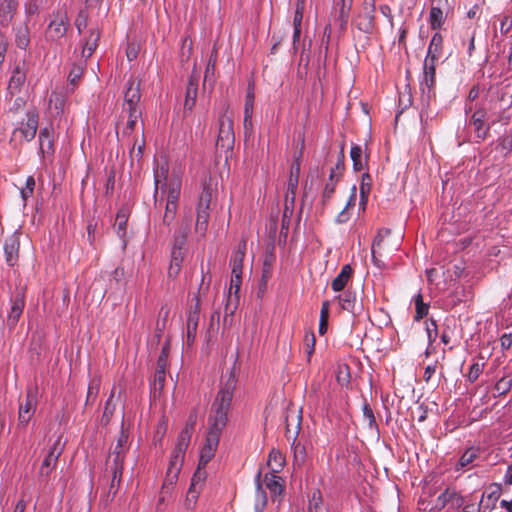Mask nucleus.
Segmentation results:
<instances>
[{
    "label": "nucleus",
    "mask_w": 512,
    "mask_h": 512,
    "mask_svg": "<svg viewBox=\"0 0 512 512\" xmlns=\"http://www.w3.org/2000/svg\"><path fill=\"white\" fill-rule=\"evenodd\" d=\"M242 283V273L231 272V279L226 293L225 314L233 315L239 303V290Z\"/></svg>",
    "instance_id": "obj_8"
},
{
    "label": "nucleus",
    "mask_w": 512,
    "mask_h": 512,
    "mask_svg": "<svg viewBox=\"0 0 512 512\" xmlns=\"http://www.w3.org/2000/svg\"><path fill=\"white\" fill-rule=\"evenodd\" d=\"M268 466L272 473H278L282 470L285 460L282 454L278 450H271L268 457Z\"/></svg>",
    "instance_id": "obj_38"
},
{
    "label": "nucleus",
    "mask_w": 512,
    "mask_h": 512,
    "mask_svg": "<svg viewBox=\"0 0 512 512\" xmlns=\"http://www.w3.org/2000/svg\"><path fill=\"white\" fill-rule=\"evenodd\" d=\"M435 84V77L432 75H427L423 73V77L420 80V90L422 101L426 104L430 102V100L434 97L433 87Z\"/></svg>",
    "instance_id": "obj_26"
},
{
    "label": "nucleus",
    "mask_w": 512,
    "mask_h": 512,
    "mask_svg": "<svg viewBox=\"0 0 512 512\" xmlns=\"http://www.w3.org/2000/svg\"><path fill=\"white\" fill-rule=\"evenodd\" d=\"M413 300L415 303V311H416L415 320L419 321L420 319H422L423 317H425L428 314L429 304L423 302V297H422L421 293H418L417 295H415Z\"/></svg>",
    "instance_id": "obj_43"
},
{
    "label": "nucleus",
    "mask_w": 512,
    "mask_h": 512,
    "mask_svg": "<svg viewBox=\"0 0 512 512\" xmlns=\"http://www.w3.org/2000/svg\"><path fill=\"white\" fill-rule=\"evenodd\" d=\"M483 366L484 364H481V363H473L470 368H469V372H468V375H467V378H468V381L470 383H473L475 382L478 377L480 376V374L482 373L483 371Z\"/></svg>",
    "instance_id": "obj_53"
},
{
    "label": "nucleus",
    "mask_w": 512,
    "mask_h": 512,
    "mask_svg": "<svg viewBox=\"0 0 512 512\" xmlns=\"http://www.w3.org/2000/svg\"><path fill=\"white\" fill-rule=\"evenodd\" d=\"M300 172V166L297 163L295 166L291 168L289 181H288V191L292 194L291 201L293 202L295 191L298 186V177Z\"/></svg>",
    "instance_id": "obj_45"
},
{
    "label": "nucleus",
    "mask_w": 512,
    "mask_h": 512,
    "mask_svg": "<svg viewBox=\"0 0 512 512\" xmlns=\"http://www.w3.org/2000/svg\"><path fill=\"white\" fill-rule=\"evenodd\" d=\"M68 17L65 12H58L51 20L48 29L47 37L52 41H57L63 38L67 32Z\"/></svg>",
    "instance_id": "obj_9"
},
{
    "label": "nucleus",
    "mask_w": 512,
    "mask_h": 512,
    "mask_svg": "<svg viewBox=\"0 0 512 512\" xmlns=\"http://www.w3.org/2000/svg\"><path fill=\"white\" fill-rule=\"evenodd\" d=\"M209 209L197 207L196 231L204 234L207 230Z\"/></svg>",
    "instance_id": "obj_41"
},
{
    "label": "nucleus",
    "mask_w": 512,
    "mask_h": 512,
    "mask_svg": "<svg viewBox=\"0 0 512 512\" xmlns=\"http://www.w3.org/2000/svg\"><path fill=\"white\" fill-rule=\"evenodd\" d=\"M34 187H35V180L32 176H29L26 179L25 187L23 189H21V191H20L21 197L24 201H26L33 194Z\"/></svg>",
    "instance_id": "obj_55"
},
{
    "label": "nucleus",
    "mask_w": 512,
    "mask_h": 512,
    "mask_svg": "<svg viewBox=\"0 0 512 512\" xmlns=\"http://www.w3.org/2000/svg\"><path fill=\"white\" fill-rule=\"evenodd\" d=\"M374 13L370 11H364L363 13L359 14L357 19L355 20L356 27L364 32V33H372L374 29Z\"/></svg>",
    "instance_id": "obj_27"
},
{
    "label": "nucleus",
    "mask_w": 512,
    "mask_h": 512,
    "mask_svg": "<svg viewBox=\"0 0 512 512\" xmlns=\"http://www.w3.org/2000/svg\"><path fill=\"white\" fill-rule=\"evenodd\" d=\"M192 427L186 426L178 436L177 443L171 453L166 472L165 484H174L183 465L186 449L189 445Z\"/></svg>",
    "instance_id": "obj_3"
},
{
    "label": "nucleus",
    "mask_w": 512,
    "mask_h": 512,
    "mask_svg": "<svg viewBox=\"0 0 512 512\" xmlns=\"http://www.w3.org/2000/svg\"><path fill=\"white\" fill-rule=\"evenodd\" d=\"M205 466L206 465L200 464V462L198 463L197 470L195 471L191 479V488H196L198 484L202 483L206 479L207 473L205 470Z\"/></svg>",
    "instance_id": "obj_48"
},
{
    "label": "nucleus",
    "mask_w": 512,
    "mask_h": 512,
    "mask_svg": "<svg viewBox=\"0 0 512 512\" xmlns=\"http://www.w3.org/2000/svg\"><path fill=\"white\" fill-rule=\"evenodd\" d=\"M363 416L368 421V425L370 427H372L376 424L373 411L367 404H365L363 407Z\"/></svg>",
    "instance_id": "obj_61"
},
{
    "label": "nucleus",
    "mask_w": 512,
    "mask_h": 512,
    "mask_svg": "<svg viewBox=\"0 0 512 512\" xmlns=\"http://www.w3.org/2000/svg\"><path fill=\"white\" fill-rule=\"evenodd\" d=\"M261 473L258 472L256 476V498L254 509L255 512H263L264 508L267 504V496L265 491L262 489V484L260 482Z\"/></svg>",
    "instance_id": "obj_33"
},
{
    "label": "nucleus",
    "mask_w": 512,
    "mask_h": 512,
    "mask_svg": "<svg viewBox=\"0 0 512 512\" xmlns=\"http://www.w3.org/2000/svg\"><path fill=\"white\" fill-rule=\"evenodd\" d=\"M82 72H83V70L81 67H74L70 71L69 76H68L70 83L73 85L76 84L77 81L81 78Z\"/></svg>",
    "instance_id": "obj_62"
},
{
    "label": "nucleus",
    "mask_w": 512,
    "mask_h": 512,
    "mask_svg": "<svg viewBox=\"0 0 512 512\" xmlns=\"http://www.w3.org/2000/svg\"><path fill=\"white\" fill-rule=\"evenodd\" d=\"M344 170V154L340 152L339 158L335 164V168L331 169L329 179L330 181H338L341 177L342 171Z\"/></svg>",
    "instance_id": "obj_47"
},
{
    "label": "nucleus",
    "mask_w": 512,
    "mask_h": 512,
    "mask_svg": "<svg viewBox=\"0 0 512 512\" xmlns=\"http://www.w3.org/2000/svg\"><path fill=\"white\" fill-rule=\"evenodd\" d=\"M127 442V435H125L124 433H122L117 441V445L116 447L114 448V451H113V454H115V459L114 461L116 463L122 461V453H123V447L125 445V443Z\"/></svg>",
    "instance_id": "obj_54"
},
{
    "label": "nucleus",
    "mask_w": 512,
    "mask_h": 512,
    "mask_svg": "<svg viewBox=\"0 0 512 512\" xmlns=\"http://www.w3.org/2000/svg\"><path fill=\"white\" fill-rule=\"evenodd\" d=\"M19 239L16 235H12L6 239L4 244V252L6 262L9 266H13L18 259Z\"/></svg>",
    "instance_id": "obj_21"
},
{
    "label": "nucleus",
    "mask_w": 512,
    "mask_h": 512,
    "mask_svg": "<svg viewBox=\"0 0 512 512\" xmlns=\"http://www.w3.org/2000/svg\"><path fill=\"white\" fill-rule=\"evenodd\" d=\"M117 227V233L120 237H123L125 235L126 230V218L124 214L118 213L116 217V223Z\"/></svg>",
    "instance_id": "obj_58"
},
{
    "label": "nucleus",
    "mask_w": 512,
    "mask_h": 512,
    "mask_svg": "<svg viewBox=\"0 0 512 512\" xmlns=\"http://www.w3.org/2000/svg\"><path fill=\"white\" fill-rule=\"evenodd\" d=\"M53 133L51 126L44 127L39 132V151L43 157L51 156L54 153Z\"/></svg>",
    "instance_id": "obj_15"
},
{
    "label": "nucleus",
    "mask_w": 512,
    "mask_h": 512,
    "mask_svg": "<svg viewBox=\"0 0 512 512\" xmlns=\"http://www.w3.org/2000/svg\"><path fill=\"white\" fill-rule=\"evenodd\" d=\"M61 453L62 449L60 447V440H57L53 444L49 453L42 462V465L40 467L41 476H48L55 469L58 458L61 455Z\"/></svg>",
    "instance_id": "obj_11"
},
{
    "label": "nucleus",
    "mask_w": 512,
    "mask_h": 512,
    "mask_svg": "<svg viewBox=\"0 0 512 512\" xmlns=\"http://www.w3.org/2000/svg\"><path fill=\"white\" fill-rule=\"evenodd\" d=\"M350 157L355 171H362L367 166V156L363 155V150L359 145H353L350 150Z\"/></svg>",
    "instance_id": "obj_28"
},
{
    "label": "nucleus",
    "mask_w": 512,
    "mask_h": 512,
    "mask_svg": "<svg viewBox=\"0 0 512 512\" xmlns=\"http://www.w3.org/2000/svg\"><path fill=\"white\" fill-rule=\"evenodd\" d=\"M371 176L368 173H364L362 175L359 192H360V201H359V207L361 209H365V206L368 201V196L371 190Z\"/></svg>",
    "instance_id": "obj_31"
},
{
    "label": "nucleus",
    "mask_w": 512,
    "mask_h": 512,
    "mask_svg": "<svg viewBox=\"0 0 512 512\" xmlns=\"http://www.w3.org/2000/svg\"><path fill=\"white\" fill-rule=\"evenodd\" d=\"M356 198V188L353 187L350 198L346 204V207L337 215L336 222L337 223H345L349 220V214L347 212V208L352 205Z\"/></svg>",
    "instance_id": "obj_50"
},
{
    "label": "nucleus",
    "mask_w": 512,
    "mask_h": 512,
    "mask_svg": "<svg viewBox=\"0 0 512 512\" xmlns=\"http://www.w3.org/2000/svg\"><path fill=\"white\" fill-rule=\"evenodd\" d=\"M197 87V79L191 77L186 88V97L184 102L185 110L193 109L197 97Z\"/></svg>",
    "instance_id": "obj_30"
},
{
    "label": "nucleus",
    "mask_w": 512,
    "mask_h": 512,
    "mask_svg": "<svg viewBox=\"0 0 512 512\" xmlns=\"http://www.w3.org/2000/svg\"><path fill=\"white\" fill-rule=\"evenodd\" d=\"M191 215H187L185 216L183 219H182V223H181V226L179 228V230L177 231V243L179 244V246L183 245L184 242H185V239H186V236L188 234V232L190 231V225H191Z\"/></svg>",
    "instance_id": "obj_44"
},
{
    "label": "nucleus",
    "mask_w": 512,
    "mask_h": 512,
    "mask_svg": "<svg viewBox=\"0 0 512 512\" xmlns=\"http://www.w3.org/2000/svg\"><path fill=\"white\" fill-rule=\"evenodd\" d=\"M197 497H198V492H197L196 488L190 487L188 490V493H187V497H186V502H187L188 508L192 507V505L196 502Z\"/></svg>",
    "instance_id": "obj_63"
},
{
    "label": "nucleus",
    "mask_w": 512,
    "mask_h": 512,
    "mask_svg": "<svg viewBox=\"0 0 512 512\" xmlns=\"http://www.w3.org/2000/svg\"><path fill=\"white\" fill-rule=\"evenodd\" d=\"M426 332H427V338H428L429 344L433 343L438 336L437 325L434 320L431 319L430 323H427Z\"/></svg>",
    "instance_id": "obj_56"
},
{
    "label": "nucleus",
    "mask_w": 512,
    "mask_h": 512,
    "mask_svg": "<svg viewBox=\"0 0 512 512\" xmlns=\"http://www.w3.org/2000/svg\"><path fill=\"white\" fill-rule=\"evenodd\" d=\"M486 111L483 109L476 110L470 120V125L473 126L476 137L479 140H484L488 135L490 127L485 122Z\"/></svg>",
    "instance_id": "obj_13"
},
{
    "label": "nucleus",
    "mask_w": 512,
    "mask_h": 512,
    "mask_svg": "<svg viewBox=\"0 0 512 512\" xmlns=\"http://www.w3.org/2000/svg\"><path fill=\"white\" fill-rule=\"evenodd\" d=\"M512 28V18L505 16L500 23V32L502 34H507Z\"/></svg>",
    "instance_id": "obj_64"
},
{
    "label": "nucleus",
    "mask_w": 512,
    "mask_h": 512,
    "mask_svg": "<svg viewBox=\"0 0 512 512\" xmlns=\"http://www.w3.org/2000/svg\"><path fill=\"white\" fill-rule=\"evenodd\" d=\"M213 193H214V188H213L211 182L210 181L207 182L206 180H204L202 192L200 194L199 202H198V206L197 207L204 208V209H209L210 208V202H211L212 197H213Z\"/></svg>",
    "instance_id": "obj_35"
},
{
    "label": "nucleus",
    "mask_w": 512,
    "mask_h": 512,
    "mask_svg": "<svg viewBox=\"0 0 512 512\" xmlns=\"http://www.w3.org/2000/svg\"><path fill=\"white\" fill-rule=\"evenodd\" d=\"M141 115H142V110H133V111H126V112L121 113L122 119H125V118L127 119L126 126L123 130L124 134H130L134 130L136 123H137L138 119L141 117Z\"/></svg>",
    "instance_id": "obj_36"
},
{
    "label": "nucleus",
    "mask_w": 512,
    "mask_h": 512,
    "mask_svg": "<svg viewBox=\"0 0 512 512\" xmlns=\"http://www.w3.org/2000/svg\"><path fill=\"white\" fill-rule=\"evenodd\" d=\"M18 8L17 0H2L0 3V25L7 27Z\"/></svg>",
    "instance_id": "obj_17"
},
{
    "label": "nucleus",
    "mask_w": 512,
    "mask_h": 512,
    "mask_svg": "<svg viewBox=\"0 0 512 512\" xmlns=\"http://www.w3.org/2000/svg\"><path fill=\"white\" fill-rule=\"evenodd\" d=\"M233 390V381H228L221 387L212 404L209 417V431L206 436L205 444L200 451V464L207 465L215 455L221 431L227 423V414L233 398Z\"/></svg>",
    "instance_id": "obj_1"
},
{
    "label": "nucleus",
    "mask_w": 512,
    "mask_h": 512,
    "mask_svg": "<svg viewBox=\"0 0 512 512\" xmlns=\"http://www.w3.org/2000/svg\"><path fill=\"white\" fill-rule=\"evenodd\" d=\"M26 80V74L23 66L20 64L16 65L8 83V93L13 96L20 91Z\"/></svg>",
    "instance_id": "obj_18"
},
{
    "label": "nucleus",
    "mask_w": 512,
    "mask_h": 512,
    "mask_svg": "<svg viewBox=\"0 0 512 512\" xmlns=\"http://www.w3.org/2000/svg\"><path fill=\"white\" fill-rule=\"evenodd\" d=\"M264 483L273 497L282 494L283 485L281 478L276 473H267L264 477Z\"/></svg>",
    "instance_id": "obj_29"
},
{
    "label": "nucleus",
    "mask_w": 512,
    "mask_h": 512,
    "mask_svg": "<svg viewBox=\"0 0 512 512\" xmlns=\"http://www.w3.org/2000/svg\"><path fill=\"white\" fill-rule=\"evenodd\" d=\"M154 202L165 205L163 222L167 225L174 220L181 194L182 181L178 173H169L166 161H156L154 166Z\"/></svg>",
    "instance_id": "obj_2"
},
{
    "label": "nucleus",
    "mask_w": 512,
    "mask_h": 512,
    "mask_svg": "<svg viewBox=\"0 0 512 512\" xmlns=\"http://www.w3.org/2000/svg\"><path fill=\"white\" fill-rule=\"evenodd\" d=\"M234 141L233 112L227 106L219 116L216 148L224 151L225 153L231 152L234 146Z\"/></svg>",
    "instance_id": "obj_4"
},
{
    "label": "nucleus",
    "mask_w": 512,
    "mask_h": 512,
    "mask_svg": "<svg viewBox=\"0 0 512 512\" xmlns=\"http://www.w3.org/2000/svg\"><path fill=\"white\" fill-rule=\"evenodd\" d=\"M479 457V449L471 447L465 450V452L461 455L457 465L456 470L468 468L475 459Z\"/></svg>",
    "instance_id": "obj_34"
},
{
    "label": "nucleus",
    "mask_w": 512,
    "mask_h": 512,
    "mask_svg": "<svg viewBox=\"0 0 512 512\" xmlns=\"http://www.w3.org/2000/svg\"><path fill=\"white\" fill-rule=\"evenodd\" d=\"M340 307L351 313H355L356 295L350 290H346L343 294L337 296Z\"/></svg>",
    "instance_id": "obj_32"
},
{
    "label": "nucleus",
    "mask_w": 512,
    "mask_h": 512,
    "mask_svg": "<svg viewBox=\"0 0 512 512\" xmlns=\"http://www.w3.org/2000/svg\"><path fill=\"white\" fill-rule=\"evenodd\" d=\"M390 235V229L383 228L380 229L373 240L371 253L373 262L379 266V260L377 258V254L382 255V251L384 250V239Z\"/></svg>",
    "instance_id": "obj_22"
},
{
    "label": "nucleus",
    "mask_w": 512,
    "mask_h": 512,
    "mask_svg": "<svg viewBox=\"0 0 512 512\" xmlns=\"http://www.w3.org/2000/svg\"><path fill=\"white\" fill-rule=\"evenodd\" d=\"M442 43H443V38H442L441 34L435 33L432 36V39L430 41L426 57L437 60L439 58V55L441 52Z\"/></svg>",
    "instance_id": "obj_37"
},
{
    "label": "nucleus",
    "mask_w": 512,
    "mask_h": 512,
    "mask_svg": "<svg viewBox=\"0 0 512 512\" xmlns=\"http://www.w3.org/2000/svg\"><path fill=\"white\" fill-rule=\"evenodd\" d=\"M140 82L135 78H130L126 84L122 112L142 110L140 107Z\"/></svg>",
    "instance_id": "obj_7"
},
{
    "label": "nucleus",
    "mask_w": 512,
    "mask_h": 512,
    "mask_svg": "<svg viewBox=\"0 0 512 512\" xmlns=\"http://www.w3.org/2000/svg\"><path fill=\"white\" fill-rule=\"evenodd\" d=\"M304 8H305V0H297L294 18H293V26H296V27L301 26Z\"/></svg>",
    "instance_id": "obj_52"
},
{
    "label": "nucleus",
    "mask_w": 512,
    "mask_h": 512,
    "mask_svg": "<svg viewBox=\"0 0 512 512\" xmlns=\"http://www.w3.org/2000/svg\"><path fill=\"white\" fill-rule=\"evenodd\" d=\"M68 92L64 90L53 91L49 98V107L56 115H62L67 105Z\"/></svg>",
    "instance_id": "obj_20"
},
{
    "label": "nucleus",
    "mask_w": 512,
    "mask_h": 512,
    "mask_svg": "<svg viewBox=\"0 0 512 512\" xmlns=\"http://www.w3.org/2000/svg\"><path fill=\"white\" fill-rule=\"evenodd\" d=\"M353 270L349 264H346L342 267L340 273L334 278V280L331 283V287L333 291L340 292L342 291L346 285L348 284L349 280L352 277Z\"/></svg>",
    "instance_id": "obj_23"
},
{
    "label": "nucleus",
    "mask_w": 512,
    "mask_h": 512,
    "mask_svg": "<svg viewBox=\"0 0 512 512\" xmlns=\"http://www.w3.org/2000/svg\"><path fill=\"white\" fill-rule=\"evenodd\" d=\"M24 306L25 302L23 297L17 296L12 300V305L7 315V326L9 329H13L16 326L23 312Z\"/></svg>",
    "instance_id": "obj_19"
},
{
    "label": "nucleus",
    "mask_w": 512,
    "mask_h": 512,
    "mask_svg": "<svg viewBox=\"0 0 512 512\" xmlns=\"http://www.w3.org/2000/svg\"><path fill=\"white\" fill-rule=\"evenodd\" d=\"M462 503V498L456 491L446 489L437 497L433 508L441 510L448 504H450L452 507H459L462 505Z\"/></svg>",
    "instance_id": "obj_16"
},
{
    "label": "nucleus",
    "mask_w": 512,
    "mask_h": 512,
    "mask_svg": "<svg viewBox=\"0 0 512 512\" xmlns=\"http://www.w3.org/2000/svg\"><path fill=\"white\" fill-rule=\"evenodd\" d=\"M246 251V243L240 242L234 249L230 259L231 272L242 273L243 259Z\"/></svg>",
    "instance_id": "obj_24"
},
{
    "label": "nucleus",
    "mask_w": 512,
    "mask_h": 512,
    "mask_svg": "<svg viewBox=\"0 0 512 512\" xmlns=\"http://www.w3.org/2000/svg\"><path fill=\"white\" fill-rule=\"evenodd\" d=\"M165 381V359L163 356H160L158 359L157 369L154 374V389H157V385H159V390L162 389Z\"/></svg>",
    "instance_id": "obj_42"
},
{
    "label": "nucleus",
    "mask_w": 512,
    "mask_h": 512,
    "mask_svg": "<svg viewBox=\"0 0 512 512\" xmlns=\"http://www.w3.org/2000/svg\"><path fill=\"white\" fill-rule=\"evenodd\" d=\"M301 427V416L300 415H288L286 418V438L288 441H292L291 447L294 450L295 459H303L305 449L297 442V436Z\"/></svg>",
    "instance_id": "obj_6"
},
{
    "label": "nucleus",
    "mask_w": 512,
    "mask_h": 512,
    "mask_svg": "<svg viewBox=\"0 0 512 512\" xmlns=\"http://www.w3.org/2000/svg\"><path fill=\"white\" fill-rule=\"evenodd\" d=\"M99 40V32L91 31L89 37L85 40L82 48V55L90 57L97 48Z\"/></svg>",
    "instance_id": "obj_39"
},
{
    "label": "nucleus",
    "mask_w": 512,
    "mask_h": 512,
    "mask_svg": "<svg viewBox=\"0 0 512 512\" xmlns=\"http://www.w3.org/2000/svg\"><path fill=\"white\" fill-rule=\"evenodd\" d=\"M453 10V7L438 6L436 3H431V9L429 13V24L433 30L440 29L447 17V15Z\"/></svg>",
    "instance_id": "obj_12"
},
{
    "label": "nucleus",
    "mask_w": 512,
    "mask_h": 512,
    "mask_svg": "<svg viewBox=\"0 0 512 512\" xmlns=\"http://www.w3.org/2000/svg\"><path fill=\"white\" fill-rule=\"evenodd\" d=\"M254 89L252 86L248 87L246 97H245V104H244V114H253V107H254Z\"/></svg>",
    "instance_id": "obj_51"
},
{
    "label": "nucleus",
    "mask_w": 512,
    "mask_h": 512,
    "mask_svg": "<svg viewBox=\"0 0 512 512\" xmlns=\"http://www.w3.org/2000/svg\"><path fill=\"white\" fill-rule=\"evenodd\" d=\"M198 322H199V299H198V297H196L195 306L190 309L188 316H187L186 342L188 345L193 344L195 341Z\"/></svg>",
    "instance_id": "obj_14"
},
{
    "label": "nucleus",
    "mask_w": 512,
    "mask_h": 512,
    "mask_svg": "<svg viewBox=\"0 0 512 512\" xmlns=\"http://www.w3.org/2000/svg\"><path fill=\"white\" fill-rule=\"evenodd\" d=\"M337 181H330L329 183H327L324 187V190H323V194H322V198H323V201L326 202L328 201L333 193H334V190H335V183Z\"/></svg>",
    "instance_id": "obj_60"
},
{
    "label": "nucleus",
    "mask_w": 512,
    "mask_h": 512,
    "mask_svg": "<svg viewBox=\"0 0 512 512\" xmlns=\"http://www.w3.org/2000/svg\"><path fill=\"white\" fill-rule=\"evenodd\" d=\"M183 262V253L181 246H175L171 253V261L168 267L169 278H175L179 274Z\"/></svg>",
    "instance_id": "obj_25"
},
{
    "label": "nucleus",
    "mask_w": 512,
    "mask_h": 512,
    "mask_svg": "<svg viewBox=\"0 0 512 512\" xmlns=\"http://www.w3.org/2000/svg\"><path fill=\"white\" fill-rule=\"evenodd\" d=\"M435 61L436 59L426 57L424 61L423 73L435 77Z\"/></svg>",
    "instance_id": "obj_59"
},
{
    "label": "nucleus",
    "mask_w": 512,
    "mask_h": 512,
    "mask_svg": "<svg viewBox=\"0 0 512 512\" xmlns=\"http://www.w3.org/2000/svg\"><path fill=\"white\" fill-rule=\"evenodd\" d=\"M39 115L35 110L26 113V119L22 120L13 130L10 143L14 146L21 145L34 139L38 129Z\"/></svg>",
    "instance_id": "obj_5"
},
{
    "label": "nucleus",
    "mask_w": 512,
    "mask_h": 512,
    "mask_svg": "<svg viewBox=\"0 0 512 512\" xmlns=\"http://www.w3.org/2000/svg\"><path fill=\"white\" fill-rule=\"evenodd\" d=\"M216 57H217V53L216 51H214L209 60H208V63H207V67H206V70H205V81L207 79H209L210 76H213L214 75V70H215V65H216Z\"/></svg>",
    "instance_id": "obj_57"
},
{
    "label": "nucleus",
    "mask_w": 512,
    "mask_h": 512,
    "mask_svg": "<svg viewBox=\"0 0 512 512\" xmlns=\"http://www.w3.org/2000/svg\"><path fill=\"white\" fill-rule=\"evenodd\" d=\"M322 507V495L320 490L315 489L312 491L309 498L308 511L309 512H320Z\"/></svg>",
    "instance_id": "obj_46"
},
{
    "label": "nucleus",
    "mask_w": 512,
    "mask_h": 512,
    "mask_svg": "<svg viewBox=\"0 0 512 512\" xmlns=\"http://www.w3.org/2000/svg\"><path fill=\"white\" fill-rule=\"evenodd\" d=\"M512 388V379L507 377H502L497 381L495 384V391L498 393V395H504L508 393Z\"/></svg>",
    "instance_id": "obj_49"
},
{
    "label": "nucleus",
    "mask_w": 512,
    "mask_h": 512,
    "mask_svg": "<svg viewBox=\"0 0 512 512\" xmlns=\"http://www.w3.org/2000/svg\"><path fill=\"white\" fill-rule=\"evenodd\" d=\"M15 43L18 48L26 49L30 43L29 30L26 25L20 26L15 31Z\"/></svg>",
    "instance_id": "obj_40"
},
{
    "label": "nucleus",
    "mask_w": 512,
    "mask_h": 512,
    "mask_svg": "<svg viewBox=\"0 0 512 512\" xmlns=\"http://www.w3.org/2000/svg\"><path fill=\"white\" fill-rule=\"evenodd\" d=\"M36 391L28 389L25 403L19 405L18 424L26 426L36 410Z\"/></svg>",
    "instance_id": "obj_10"
}]
</instances>
